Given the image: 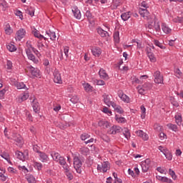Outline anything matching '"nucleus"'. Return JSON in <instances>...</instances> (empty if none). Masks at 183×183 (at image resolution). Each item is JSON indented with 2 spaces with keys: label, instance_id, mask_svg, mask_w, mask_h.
<instances>
[{
  "label": "nucleus",
  "instance_id": "c9c22d12",
  "mask_svg": "<svg viewBox=\"0 0 183 183\" xmlns=\"http://www.w3.org/2000/svg\"><path fill=\"white\" fill-rule=\"evenodd\" d=\"M142 172H147L148 169H149V165L145 164V163H142L141 164Z\"/></svg>",
  "mask_w": 183,
  "mask_h": 183
},
{
  "label": "nucleus",
  "instance_id": "c03bdc74",
  "mask_svg": "<svg viewBox=\"0 0 183 183\" xmlns=\"http://www.w3.org/2000/svg\"><path fill=\"white\" fill-rule=\"evenodd\" d=\"M158 149H159V151H160V152H162V154H164V155H165L168 151V149H167L162 146H159Z\"/></svg>",
  "mask_w": 183,
  "mask_h": 183
},
{
  "label": "nucleus",
  "instance_id": "f3484780",
  "mask_svg": "<svg viewBox=\"0 0 183 183\" xmlns=\"http://www.w3.org/2000/svg\"><path fill=\"white\" fill-rule=\"evenodd\" d=\"M121 18L123 21H128L131 18V11L122 14Z\"/></svg>",
  "mask_w": 183,
  "mask_h": 183
},
{
  "label": "nucleus",
  "instance_id": "f257e3e1",
  "mask_svg": "<svg viewBox=\"0 0 183 183\" xmlns=\"http://www.w3.org/2000/svg\"><path fill=\"white\" fill-rule=\"evenodd\" d=\"M74 168L76 169L77 174L82 172V162L79 157H74L73 159Z\"/></svg>",
  "mask_w": 183,
  "mask_h": 183
},
{
  "label": "nucleus",
  "instance_id": "7ed1b4c3",
  "mask_svg": "<svg viewBox=\"0 0 183 183\" xmlns=\"http://www.w3.org/2000/svg\"><path fill=\"white\" fill-rule=\"evenodd\" d=\"M54 81L56 84H62V79L61 78V73H59V70L54 69Z\"/></svg>",
  "mask_w": 183,
  "mask_h": 183
},
{
  "label": "nucleus",
  "instance_id": "cd10ccee",
  "mask_svg": "<svg viewBox=\"0 0 183 183\" xmlns=\"http://www.w3.org/2000/svg\"><path fill=\"white\" fill-rule=\"evenodd\" d=\"M147 56L149 59L150 62H157V58L155 57L154 53H149Z\"/></svg>",
  "mask_w": 183,
  "mask_h": 183
},
{
  "label": "nucleus",
  "instance_id": "603ef678",
  "mask_svg": "<svg viewBox=\"0 0 183 183\" xmlns=\"http://www.w3.org/2000/svg\"><path fill=\"white\" fill-rule=\"evenodd\" d=\"M5 32L7 35H11V32H12V30L11 29V26H9V24L6 25V29H5Z\"/></svg>",
  "mask_w": 183,
  "mask_h": 183
},
{
  "label": "nucleus",
  "instance_id": "1a4fd4ad",
  "mask_svg": "<svg viewBox=\"0 0 183 183\" xmlns=\"http://www.w3.org/2000/svg\"><path fill=\"white\" fill-rule=\"evenodd\" d=\"M99 75L102 79H109V76H108V74H107V71L104 69H100Z\"/></svg>",
  "mask_w": 183,
  "mask_h": 183
},
{
  "label": "nucleus",
  "instance_id": "c756f323",
  "mask_svg": "<svg viewBox=\"0 0 183 183\" xmlns=\"http://www.w3.org/2000/svg\"><path fill=\"white\" fill-rule=\"evenodd\" d=\"M142 87L144 88V89H145L146 91H149L150 89H152V84L151 83H144L142 85Z\"/></svg>",
  "mask_w": 183,
  "mask_h": 183
},
{
  "label": "nucleus",
  "instance_id": "a211bd4d",
  "mask_svg": "<svg viewBox=\"0 0 183 183\" xmlns=\"http://www.w3.org/2000/svg\"><path fill=\"white\" fill-rule=\"evenodd\" d=\"M162 29L164 34H171V31H172L170 28L168 27L167 24L163 23L162 25Z\"/></svg>",
  "mask_w": 183,
  "mask_h": 183
},
{
  "label": "nucleus",
  "instance_id": "423d86ee",
  "mask_svg": "<svg viewBox=\"0 0 183 183\" xmlns=\"http://www.w3.org/2000/svg\"><path fill=\"white\" fill-rule=\"evenodd\" d=\"M121 131H122V128H121V127L112 126L109 131V134H111L112 135H115L117 134H119Z\"/></svg>",
  "mask_w": 183,
  "mask_h": 183
},
{
  "label": "nucleus",
  "instance_id": "4c0bfd02",
  "mask_svg": "<svg viewBox=\"0 0 183 183\" xmlns=\"http://www.w3.org/2000/svg\"><path fill=\"white\" fill-rule=\"evenodd\" d=\"M39 157H40L41 159H42L43 162H44V161H46V159H48V156L46 155V154H45L42 152H39Z\"/></svg>",
  "mask_w": 183,
  "mask_h": 183
},
{
  "label": "nucleus",
  "instance_id": "774afa93",
  "mask_svg": "<svg viewBox=\"0 0 183 183\" xmlns=\"http://www.w3.org/2000/svg\"><path fill=\"white\" fill-rule=\"evenodd\" d=\"M176 21H174V22H179L180 24H183V16L182 17H177V19H175Z\"/></svg>",
  "mask_w": 183,
  "mask_h": 183
},
{
  "label": "nucleus",
  "instance_id": "6e6d98bb",
  "mask_svg": "<svg viewBox=\"0 0 183 183\" xmlns=\"http://www.w3.org/2000/svg\"><path fill=\"white\" fill-rule=\"evenodd\" d=\"M15 15H16V16H19L20 19H24V16L22 15V11L17 10L15 12Z\"/></svg>",
  "mask_w": 183,
  "mask_h": 183
},
{
  "label": "nucleus",
  "instance_id": "6e6552de",
  "mask_svg": "<svg viewBox=\"0 0 183 183\" xmlns=\"http://www.w3.org/2000/svg\"><path fill=\"white\" fill-rule=\"evenodd\" d=\"M97 33L99 35H100V36H102V38H107V39H108V37L109 36V33H108L107 31H104L101 27L97 28Z\"/></svg>",
  "mask_w": 183,
  "mask_h": 183
},
{
  "label": "nucleus",
  "instance_id": "bf43d9fd",
  "mask_svg": "<svg viewBox=\"0 0 183 183\" xmlns=\"http://www.w3.org/2000/svg\"><path fill=\"white\" fill-rule=\"evenodd\" d=\"M26 12L29 14V15H30V16H34V15H35V11L32 9H29Z\"/></svg>",
  "mask_w": 183,
  "mask_h": 183
},
{
  "label": "nucleus",
  "instance_id": "f03ea898",
  "mask_svg": "<svg viewBox=\"0 0 183 183\" xmlns=\"http://www.w3.org/2000/svg\"><path fill=\"white\" fill-rule=\"evenodd\" d=\"M147 27L149 29H155L157 32H159L161 31V26H159V23L152 21H149Z\"/></svg>",
  "mask_w": 183,
  "mask_h": 183
},
{
  "label": "nucleus",
  "instance_id": "0eeeda50",
  "mask_svg": "<svg viewBox=\"0 0 183 183\" xmlns=\"http://www.w3.org/2000/svg\"><path fill=\"white\" fill-rule=\"evenodd\" d=\"M25 34H26V31H25V29H20L16 32V41H21V39H22V38H24Z\"/></svg>",
  "mask_w": 183,
  "mask_h": 183
},
{
  "label": "nucleus",
  "instance_id": "4be33fe9",
  "mask_svg": "<svg viewBox=\"0 0 183 183\" xmlns=\"http://www.w3.org/2000/svg\"><path fill=\"white\" fill-rule=\"evenodd\" d=\"M119 97L122 101H124V102H129V97L127 96V94L124 93H119Z\"/></svg>",
  "mask_w": 183,
  "mask_h": 183
},
{
  "label": "nucleus",
  "instance_id": "8fccbe9b",
  "mask_svg": "<svg viewBox=\"0 0 183 183\" xmlns=\"http://www.w3.org/2000/svg\"><path fill=\"white\" fill-rule=\"evenodd\" d=\"M84 89L86 92H89V91H92V86L89 84H86L84 85Z\"/></svg>",
  "mask_w": 183,
  "mask_h": 183
},
{
  "label": "nucleus",
  "instance_id": "3c124183",
  "mask_svg": "<svg viewBox=\"0 0 183 183\" xmlns=\"http://www.w3.org/2000/svg\"><path fill=\"white\" fill-rule=\"evenodd\" d=\"M139 88V94H140L141 95H145L146 92H147V90L145 89H144L143 86L142 87H138Z\"/></svg>",
  "mask_w": 183,
  "mask_h": 183
},
{
  "label": "nucleus",
  "instance_id": "052dcab7",
  "mask_svg": "<svg viewBox=\"0 0 183 183\" xmlns=\"http://www.w3.org/2000/svg\"><path fill=\"white\" fill-rule=\"evenodd\" d=\"M154 128L156 131H158V132H161V131H162V127L158 124H154Z\"/></svg>",
  "mask_w": 183,
  "mask_h": 183
},
{
  "label": "nucleus",
  "instance_id": "4468645a",
  "mask_svg": "<svg viewBox=\"0 0 183 183\" xmlns=\"http://www.w3.org/2000/svg\"><path fill=\"white\" fill-rule=\"evenodd\" d=\"M139 14L143 18H148L149 16V11L147 9H140Z\"/></svg>",
  "mask_w": 183,
  "mask_h": 183
},
{
  "label": "nucleus",
  "instance_id": "dca6fc26",
  "mask_svg": "<svg viewBox=\"0 0 183 183\" xmlns=\"http://www.w3.org/2000/svg\"><path fill=\"white\" fill-rule=\"evenodd\" d=\"M99 127H102V128L107 129L109 127V123L105 120H100L98 122Z\"/></svg>",
  "mask_w": 183,
  "mask_h": 183
},
{
  "label": "nucleus",
  "instance_id": "20e7f679",
  "mask_svg": "<svg viewBox=\"0 0 183 183\" xmlns=\"http://www.w3.org/2000/svg\"><path fill=\"white\" fill-rule=\"evenodd\" d=\"M155 84H162L164 82V77L161 76L159 71H156L154 74Z\"/></svg>",
  "mask_w": 183,
  "mask_h": 183
},
{
  "label": "nucleus",
  "instance_id": "a878e982",
  "mask_svg": "<svg viewBox=\"0 0 183 183\" xmlns=\"http://www.w3.org/2000/svg\"><path fill=\"white\" fill-rule=\"evenodd\" d=\"M53 159L54 161H56V162H58V160L59 159V157H61V155L59 153H56L55 152H52L51 154Z\"/></svg>",
  "mask_w": 183,
  "mask_h": 183
},
{
  "label": "nucleus",
  "instance_id": "c85d7f7f",
  "mask_svg": "<svg viewBox=\"0 0 183 183\" xmlns=\"http://www.w3.org/2000/svg\"><path fill=\"white\" fill-rule=\"evenodd\" d=\"M102 172L105 173L107 172V171H108V169H109V166L108 164V162H104L102 164Z\"/></svg>",
  "mask_w": 183,
  "mask_h": 183
},
{
  "label": "nucleus",
  "instance_id": "ea45409f",
  "mask_svg": "<svg viewBox=\"0 0 183 183\" xmlns=\"http://www.w3.org/2000/svg\"><path fill=\"white\" fill-rule=\"evenodd\" d=\"M175 119L177 125H181L182 122V117H181V115L175 116Z\"/></svg>",
  "mask_w": 183,
  "mask_h": 183
},
{
  "label": "nucleus",
  "instance_id": "37998d69",
  "mask_svg": "<svg viewBox=\"0 0 183 183\" xmlns=\"http://www.w3.org/2000/svg\"><path fill=\"white\" fill-rule=\"evenodd\" d=\"M33 109L34 111V112H38L39 109H38V105L39 103H37L35 99L33 100Z\"/></svg>",
  "mask_w": 183,
  "mask_h": 183
},
{
  "label": "nucleus",
  "instance_id": "9b49d317",
  "mask_svg": "<svg viewBox=\"0 0 183 183\" xmlns=\"http://www.w3.org/2000/svg\"><path fill=\"white\" fill-rule=\"evenodd\" d=\"M72 12L74 14V16H75L76 19H81V11L78 9L77 6L73 7Z\"/></svg>",
  "mask_w": 183,
  "mask_h": 183
},
{
  "label": "nucleus",
  "instance_id": "2eb2a0df",
  "mask_svg": "<svg viewBox=\"0 0 183 183\" xmlns=\"http://www.w3.org/2000/svg\"><path fill=\"white\" fill-rule=\"evenodd\" d=\"M13 139L15 142L19 144V145H22V137H21L20 134H15L13 136Z\"/></svg>",
  "mask_w": 183,
  "mask_h": 183
},
{
  "label": "nucleus",
  "instance_id": "39448f33",
  "mask_svg": "<svg viewBox=\"0 0 183 183\" xmlns=\"http://www.w3.org/2000/svg\"><path fill=\"white\" fill-rule=\"evenodd\" d=\"M26 71H29L31 74V75L33 76H36V78H38V76H39V69H35L32 66H27V69H26Z\"/></svg>",
  "mask_w": 183,
  "mask_h": 183
},
{
  "label": "nucleus",
  "instance_id": "0e129e2a",
  "mask_svg": "<svg viewBox=\"0 0 183 183\" xmlns=\"http://www.w3.org/2000/svg\"><path fill=\"white\" fill-rule=\"evenodd\" d=\"M1 157L2 158H4V159H6V161H8V159L9 158V154H6V153H2L1 154Z\"/></svg>",
  "mask_w": 183,
  "mask_h": 183
},
{
  "label": "nucleus",
  "instance_id": "412c9836",
  "mask_svg": "<svg viewBox=\"0 0 183 183\" xmlns=\"http://www.w3.org/2000/svg\"><path fill=\"white\" fill-rule=\"evenodd\" d=\"M92 52L94 56H99L102 54L101 49L99 47L92 49Z\"/></svg>",
  "mask_w": 183,
  "mask_h": 183
},
{
  "label": "nucleus",
  "instance_id": "473e14b6",
  "mask_svg": "<svg viewBox=\"0 0 183 183\" xmlns=\"http://www.w3.org/2000/svg\"><path fill=\"white\" fill-rule=\"evenodd\" d=\"M113 9H117L121 5V0H113Z\"/></svg>",
  "mask_w": 183,
  "mask_h": 183
},
{
  "label": "nucleus",
  "instance_id": "e433bc0d",
  "mask_svg": "<svg viewBox=\"0 0 183 183\" xmlns=\"http://www.w3.org/2000/svg\"><path fill=\"white\" fill-rule=\"evenodd\" d=\"M27 56L28 59L32 61L34 64H38L39 61L35 58V56L33 54H29Z\"/></svg>",
  "mask_w": 183,
  "mask_h": 183
},
{
  "label": "nucleus",
  "instance_id": "5fc2aeb1",
  "mask_svg": "<svg viewBox=\"0 0 183 183\" xmlns=\"http://www.w3.org/2000/svg\"><path fill=\"white\" fill-rule=\"evenodd\" d=\"M34 167L36 168L39 171H41L42 169V164L34 162Z\"/></svg>",
  "mask_w": 183,
  "mask_h": 183
},
{
  "label": "nucleus",
  "instance_id": "680f3d73",
  "mask_svg": "<svg viewBox=\"0 0 183 183\" xmlns=\"http://www.w3.org/2000/svg\"><path fill=\"white\" fill-rule=\"evenodd\" d=\"M61 165H62L64 169L65 170V172H69V166L66 163H65L64 164H61Z\"/></svg>",
  "mask_w": 183,
  "mask_h": 183
},
{
  "label": "nucleus",
  "instance_id": "2f4dec72",
  "mask_svg": "<svg viewBox=\"0 0 183 183\" xmlns=\"http://www.w3.org/2000/svg\"><path fill=\"white\" fill-rule=\"evenodd\" d=\"M167 127L169 129H172V131H174V132L178 131V127L176 124H168Z\"/></svg>",
  "mask_w": 183,
  "mask_h": 183
},
{
  "label": "nucleus",
  "instance_id": "6ab92c4d",
  "mask_svg": "<svg viewBox=\"0 0 183 183\" xmlns=\"http://www.w3.org/2000/svg\"><path fill=\"white\" fill-rule=\"evenodd\" d=\"M122 131H123V134L127 139H129V138H131V133L129 132V129H128V128L124 127V129H122Z\"/></svg>",
  "mask_w": 183,
  "mask_h": 183
},
{
  "label": "nucleus",
  "instance_id": "09e8293b",
  "mask_svg": "<svg viewBox=\"0 0 183 183\" xmlns=\"http://www.w3.org/2000/svg\"><path fill=\"white\" fill-rule=\"evenodd\" d=\"M29 98V94L25 93L24 94H23V95L20 97V99H21V101H26Z\"/></svg>",
  "mask_w": 183,
  "mask_h": 183
},
{
  "label": "nucleus",
  "instance_id": "b1692460",
  "mask_svg": "<svg viewBox=\"0 0 183 183\" xmlns=\"http://www.w3.org/2000/svg\"><path fill=\"white\" fill-rule=\"evenodd\" d=\"M16 157L18 158V159H20L21 161H25V156L24 155V153L19 151L16 152Z\"/></svg>",
  "mask_w": 183,
  "mask_h": 183
},
{
  "label": "nucleus",
  "instance_id": "864d4df0",
  "mask_svg": "<svg viewBox=\"0 0 183 183\" xmlns=\"http://www.w3.org/2000/svg\"><path fill=\"white\" fill-rule=\"evenodd\" d=\"M154 43L156 46H159V48H161V49H164V46L162 45V44L159 43V41L154 40Z\"/></svg>",
  "mask_w": 183,
  "mask_h": 183
},
{
  "label": "nucleus",
  "instance_id": "5701e85b",
  "mask_svg": "<svg viewBox=\"0 0 183 183\" xmlns=\"http://www.w3.org/2000/svg\"><path fill=\"white\" fill-rule=\"evenodd\" d=\"M115 119L119 124H125V122H127V119L124 117H120L118 114H116Z\"/></svg>",
  "mask_w": 183,
  "mask_h": 183
},
{
  "label": "nucleus",
  "instance_id": "9d476101",
  "mask_svg": "<svg viewBox=\"0 0 183 183\" xmlns=\"http://www.w3.org/2000/svg\"><path fill=\"white\" fill-rule=\"evenodd\" d=\"M136 134L137 137H140V138H142L144 141H148V134H147L145 132H144L142 130H139L136 132Z\"/></svg>",
  "mask_w": 183,
  "mask_h": 183
},
{
  "label": "nucleus",
  "instance_id": "72a5a7b5",
  "mask_svg": "<svg viewBox=\"0 0 183 183\" xmlns=\"http://www.w3.org/2000/svg\"><path fill=\"white\" fill-rule=\"evenodd\" d=\"M16 86L17 89H24L26 88V86L25 85V84H24V82H16Z\"/></svg>",
  "mask_w": 183,
  "mask_h": 183
},
{
  "label": "nucleus",
  "instance_id": "7c9ffc66",
  "mask_svg": "<svg viewBox=\"0 0 183 183\" xmlns=\"http://www.w3.org/2000/svg\"><path fill=\"white\" fill-rule=\"evenodd\" d=\"M114 42H116V44H119V31H115L114 33Z\"/></svg>",
  "mask_w": 183,
  "mask_h": 183
},
{
  "label": "nucleus",
  "instance_id": "69168bd1",
  "mask_svg": "<svg viewBox=\"0 0 183 183\" xmlns=\"http://www.w3.org/2000/svg\"><path fill=\"white\" fill-rule=\"evenodd\" d=\"M7 69H11L12 68V61L8 60L6 62Z\"/></svg>",
  "mask_w": 183,
  "mask_h": 183
},
{
  "label": "nucleus",
  "instance_id": "49530a36",
  "mask_svg": "<svg viewBox=\"0 0 183 183\" xmlns=\"http://www.w3.org/2000/svg\"><path fill=\"white\" fill-rule=\"evenodd\" d=\"M169 174L171 175L172 179H177V174H175V172L172 170V169H169Z\"/></svg>",
  "mask_w": 183,
  "mask_h": 183
},
{
  "label": "nucleus",
  "instance_id": "a19ab883",
  "mask_svg": "<svg viewBox=\"0 0 183 183\" xmlns=\"http://www.w3.org/2000/svg\"><path fill=\"white\" fill-rule=\"evenodd\" d=\"M85 15L89 21H91V19H92L94 18V16H92V13H91V11L89 10H87L86 11Z\"/></svg>",
  "mask_w": 183,
  "mask_h": 183
},
{
  "label": "nucleus",
  "instance_id": "f8f14e48",
  "mask_svg": "<svg viewBox=\"0 0 183 183\" xmlns=\"http://www.w3.org/2000/svg\"><path fill=\"white\" fill-rule=\"evenodd\" d=\"M46 34L51 41H56V34H55V32L49 30L46 31Z\"/></svg>",
  "mask_w": 183,
  "mask_h": 183
},
{
  "label": "nucleus",
  "instance_id": "79ce46f5",
  "mask_svg": "<svg viewBox=\"0 0 183 183\" xmlns=\"http://www.w3.org/2000/svg\"><path fill=\"white\" fill-rule=\"evenodd\" d=\"M71 102H72V104H78L79 101V98H78V96H73L71 99H70Z\"/></svg>",
  "mask_w": 183,
  "mask_h": 183
},
{
  "label": "nucleus",
  "instance_id": "4d7b16f0",
  "mask_svg": "<svg viewBox=\"0 0 183 183\" xmlns=\"http://www.w3.org/2000/svg\"><path fill=\"white\" fill-rule=\"evenodd\" d=\"M94 82L97 85H105V81L104 80L95 79Z\"/></svg>",
  "mask_w": 183,
  "mask_h": 183
},
{
  "label": "nucleus",
  "instance_id": "e2e57ef3",
  "mask_svg": "<svg viewBox=\"0 0 183 183\" xmlns=\"http://www.w3.org/2000/svg\"><path fill=\"white\" fill-rule=\"evenodd\" d=\"M171 104H173V107H179V104L178 103V102L175 101L174 99L173 100L171 99Z\"/></svg>",
  "mask_w": 183,
  "mask_h": 183
},
{
  "label": "nucleus",
  "instance_id": "393cba45",
  "mask_svg": "<svg viewBox=\"0 0 183 183\" xmlns=\"http://www.w3.org/2000/svg\"><path fill=\"white\" fill-rule=\"evenodd\" d=\"M34 36L36 38H39V39H44V41H46V37L44 36L42 34H39V32L38 31V30L35 31L34 32Z\"/></svg>",
  "mask_w": 183,
  "mask_h": 183
},
{
  "label": "nucleus",
  "instance_id": "58836bf2",
  "mask_svg": "<svg viewBox=\"0 0 183 183\" xmlns=\"http://www.w3.org/2000/svg\"><path fill=\"white\" fill-rule=\"evenodd\" d=\"M57 162L60 164V165H64L65 163H66V161L65 160L64 157H59V159L57 160Z\"/></svg>",
  "mask_w": 183,
  "mask_h": 183
},
{
  "label": "nucleus",
  "instance_id": "13d9d810",
  "mask_svg": "<svg viewBox=\"0 0 183 183\" xmlns=\"http://www.w3.org/2000/svg\"><path fill=\"white\" fill-rule=\"evenodd\" d=\"M175 74L177 78L182 76V72H181V70H179V69H176Z\"/></svg>",
  "mask_w": 183,
  "mask_h": 183
},
{
  "label": "nucleus",
  "instance_id": "ddd939ff",
  "mask_svg": "<svg viewBox=\"0 0 183 183\" xmlns=\"http://www.w3.org/2000/svg\"><path fill=\"white\" fill-rule=\"evenodd\" d=\"M103 98H104V102L107 105V107H111V104L112 102H111V99L109 98V95L104 94H103Z\"/></svg>",
  "mask_w": 183,
  "mask_h": 183
},
{
  "label": "nucleus",
  "instance_id": "338daca9",
  "mask_svg": "<svg viewBox=\"0 0 183 183\" xmlns=\"http://www.w3.org/2000/svg\"><path fill=\"white\" fill-rule=\"evenodd\" d=\"M115 111H117V112H118L119 114H122L124 112V110L122 109V107H121V106H119Z\"/></svg>",
  "mask_w": 183,
  "mask_h": 183
},
{
  "label": "nucleus",
  "instance_id": "de8ad7c7",
  "mask_svg": "<svg viewBox=\"0 0 183 183\" xmlns=\"http://www.w3.org/2000/svg\"><path fill=\"white\" fill-rule=\"evenodd\" d=\"M164 156L166 157L167 159H168L169 161H171L172 159V154H171V152H169V150H168L166 152Z\"/></svg>",
  "mask_w": 183,
  "mask_h": 183
},
{
  "label": "nucleus",
  "instance_id": "bb28decb",
  "mask_svg": "<svg viewBox=\"0 0 183 183\" xmlns=\"http://www.w3.org/2000/svg\"><path fill=\"white\" fill-rule=\"evenodd\" d=\"M6 48L8 49V51H9L10 52H15V51H16V47L15 46V45L12 44H9L6 46Z\"/></svg>",
  "mask_w": 183,
  "mask_h": 183
},
{
  "label": "nucleus",
  "instance_id": "aec40b11",
  "mask_svg": "<svg viewBox=\"0 0 183 183\" xmlns=\"http://www.w3.org/2000/svg\"><path fill=\"white\" fill-rule=\"evenodd\" d=\"M26 179L29 183H36V179L32 174H27Z\"/></svg>",
  "mask_w": 183,
  "mask_h": 183
},
{
  "label": "nucleus",
  "instance_id": "a18cd8bd",
  "mask_svg": "<svg viewBox=\"0 0 183 183\" xmlns=\"http://www.w3.org/2000/svg\"><path fill=\"white\" fill-rule=\"evenodd\" d=\"M162 182H167V183H172V179H168V177H161Z\"/></svg>",
  "mask_w": 183,
  "mask_h": 183
},
{
  "label": "nucleus",
  "instance_id": "f704fd0d",
  "mask_svg": "<svg viewBox=\"0 0 183 183\" xmlns=\"http://www.w3.org/2000/svg\"><path fill=\"white\" fill-rule=\"evenodd\" d=\"M89 138H91V135L87 133H84L81 135V141H87V139H89Z\"/></svg>",
  "mask_w": 183,
  "mask_h": 183
}]
</instances>
